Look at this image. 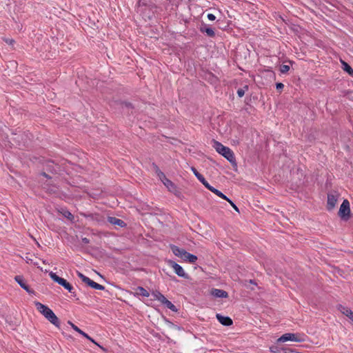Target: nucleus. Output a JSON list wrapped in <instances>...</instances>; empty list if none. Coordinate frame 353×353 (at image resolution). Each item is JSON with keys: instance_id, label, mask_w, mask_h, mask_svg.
<instances>
[{"instance_id": "f257e3e1", "label": "nucleus", "mask_w": 353, "mask_h": 353, "mask_svg": "<svg viewBox=\"0 0 353 353\" xmlns=\"http://www.w3.org/2000/svg\"><path fill=\"white\" fill-rule=\"evenodd\" d=\"M34 304L37 310L41 313L52 324H53L57 327H60V321L51 309L37 301L35 302Z\"/></svg>"}, {"instance_id": "f03ea898", "label": "nucleus", "mask_w": 353, "mask_h": 353, "mask_svg": "<svg viewBox=\"0 0 353 353\" xmlns=\"http://www.w3.org/2000/svg\"><path fill=\"white\" fill-rule=\"evenodd\" d=\"M213 146L216 151L223 156L233 166L237 165L234 152L230 148L215 140Z\"/></svg>"}, {"instance_id": "7ed1b4c3", "label": "nucleus", "mask_w": 353, "mask_h": 353, "mask_svg": "<svg viewBox=\"0 0 353 353\" xmlns=\"http://www.w3.org/2000/svg\"><path fill=\"white\" fill-rule=\"evenodd\" d=\"M50 276L54 282L63 286L65 289L68 290L71 294H72L74 296H76V294L73 292L74 288L65 279L59 277L52 272L50 273Z\"/></svg>"}, {"instance_id": "20e7f679", "label": "nucleus", "mask_w": 353, "mask_h": 353, "mask_svg": "<svg viewBox=\"0 0 353 353\" xmlns=\"http://www.w3.org/2000/svg\"><path fill=\"white\" fill-rule=\"evenodd\" d=\"M339 216L343 220L347 221L350 217V203L347 199H345L340 206L339 211Z\"/></svg>"}, {"instance_id": "39448f33", "label": "nucleus", "mask_w": 353, "mask_h": 353, "mask_svg": "<svg viewBox=\"0 0 353 353\" xmlns=\"http://www.w3.org/2000/svg\"><path fill=\"white\" fill-rule=\"evenodd\" d=\"M77 275L83 283H85L92 288L99 290H103L105 289V287L103 285L94 282V281L91 280L89 277L85 276L81 272H77Z\"/></svg>"}, {"instance_id": "423d86ee", "label": "nucleus", "mask_w": 353, "mask_h": 353, "mask_svg": "<svg viewBox=\"0 0 353 353\" xmlns=\"http://www.w3.org/2000/svg\"><path fill=\"white\" fill-rule=\"evenodd\" d=\"M288 341H293L296 342H302L304 339L299 334L295 333H286L283 334L279 339L278 342H286Z\"/></svg>"}, {"instance_id": "0eeeda50", "label": "nucleus", "mask_w": 353, "mask_h": 353, "mask_svg": "<svg viewBox=\"0 0 353 353\" xmlns=\"http://www.w3.org/2000/svg\"><path fill=\"white\" fill-rule=\"evenodd\" d=\"M169 265L174 270V272L180 277L188 279L189 276L185 272L183 268L173 261H169Z\"/></svg>"}, {"instance_id": "6e6552de", "label": "nucleus", "mask_w": 353, "mask_h": 353, "mask_svg": "<svg viewBox=\"0 0 353 353\" xmlns=\"http://www.w3.org/2000/svg\"><path fill=\"white\" fill-rule=\"evenodd\" d=\"M14 279L18 283V284L28 294H31L34 293V291L30 288L29 285L26 283L22 276H16Z\"/></svg>"}, {"instance_id": "1a4fd4ad", "label": "nucleus", "mask_w": 353, "mask_h": 353, "mask_svg": "<svg viewBox=\"0 0 353 353\" xmlns=\"http://www.w3.org/2000/svg\"><path fill=\"white\" fill-rule=\"evenodd\" d=\"M199 30L202 33H205L207 34V36H208L209 37H215V32H214V29L208 26L205 23H203L201 26Z\"/></svg>"}, {"instance_id": "9d476101", "label": "nucleus", "mask_w": 353, "mask_h": 353, "mask_svg": "<svg viewBox=\"0 0 353 353\" xmlns=\"http://www.w3.org/2000/svg\"><path fill=\"white\" fill-rule=\"evenodd\" d=\"M191 170L195 175V176L197 178V179L206 188H208L210 185L209 183L205 180L204 176L200 174L197 170L194 167L191 168Z\"/></svg>"}, {"instance_id": "9b49d317", "label": "nucleus", "mask_w": 353, "mask_h": 353, "mask_svg": "<svg viewBox=\"0 0 353 353\" xmlns=\"http://www.w3.org/2000/svg\"><path fill=\"white\" fill-rule=\"evenodd\" d=\"M163 184L168 188L169 191L174 192L176 194V192L177 191L176 186L175 184L171 181L170 179H168L166 176L165 179H159Z\"/></svg>"}, {"instance_id": "f8f14e48", "label": "nucleus", "mask_w": 353, "mask_h": 353, "mask_svg": "<svg viewBox=\"0 0 353 353\" xmlns=\"http://www.w3.org/2000/svg\"><path fill=\"white\" fill-rule=\"evenodd\" d=\"M216 316L219 323L223 325L230 326L233 323L232 319L229 316H224L220 314H217Z\"/></svg>"}, {"instance_id": "ddd939ff", "label": "nucleus", "mask_w": 353, "mask_h": 353, "mask_svg": "<svg viewBox=\"0 0 353 353\" xmlns=\"http://www.w3.org/2000/svg\"><path fill=\"white\" fill-rule=\"evenodd\" d=\"M108 221L112 225H118L121 228L126 226V223L123 220L114 216H108Z\"/></svg>"}, {"instance_id": "4468645a", "label": "nucleus", "mask_w": 353, "mask_h": 353, "mask_svg": "<svg viewBox=\"0 0 353 353\" xmlns=\"http://www.w3.org/2000/svg\"><path fill=\"white\" fill-rule=\"evenodd\" d=\"M72 329L74 330H75L76 332H77L78 333H79L80 334H81L85 338L88 339V340H90L93 343H94L97 345H98L102 350H105L103 347H101L100 345H99L93 339H92L90 336H89L85 332H84L81 329H79L77 325H72Z\"/></svg>"}, {"instance_id": "2eb2a0df", "label": "nucleus", "mask_w": 353, "mask_h": 353, "mask_svg": "<svg viewBox=\"0 0 353 353\" xmlns=\"http://www.w3.org/2000/svg\"><path fill=\"white\" fill-rule=\"evenodd\" d=\"M336 202H337V198L334 195L331 194H327V208L328 210H332L335 207Z\"/></svg>"}, {"instance_id": "dca6fc26", "label": "nucleus", "mask_w": 353, "mask_h": 353, "mask_svg": "<svg viewBox=\"0 0 353 353\" xmlns=\"http://www.w3.org/2000/svg\"><path fill=\"white\" fill-rule=\"evenodd\" d=\"M211 294L214 297L217 298H227L228 297V294L226 291L220 290V289H212L211 291Z\"/></svg>"}, {"instance_id": "f3484780", "label": "nucleus", "mask_w": 353, "mask_h": 353, "mask_svg": "<svg viewBox=\"0 0 353 353\" xmlns=\"http://www.w3.org/2000/svg\"><path fill=\"white\" fill-rule=\"evenodd\" d=\"M171 250L173 252V254L179 257H181V259L183 257V256L185 254L186 252L184 249L180 248L176 245H171Z\"/></svg>"}, {"instance_id": "a211bd4d", "label": "nucleus", "mask_w": 353, "mask_h": 353, "mask_svg": "<svg viewBox=\"0 0 353 353\" xmlns=\"http://www.w3.org/2000/svg\"><path fill=\"white\" fill-rule=\"evenodd\" d=\"M339 310L352 321H353V312L348 307L339 305Z\"/></svg>"}, {"instance_id": "6ab92c4d", "label": "nucleus", "mask_w": 353, "mask_h": 353, "mask_svg": "<svg viewBox=\"0 0 353 353\" xmlns=\"http://www.w3.org/2000/svg\"><path fill=\"white\" fill-rule=\"evenodd\" d=\"M184 261H188L191 263H194L197 260V256L194 254L186 252L185 254L182 258Z\"/></svg>"}, {"instance_id": "aec40b11", "label": "nucleus", "mask_w": 353, "mask_h": 353, "mask_svg": "<svg viewBox=\"0 0 353 353\" xmlns=\"http://www.w3.org/2000/svg\"><path fill=\"white\" fill-rule=\"evenodd\" d=\"M207 189L209 190L210 191H211L212 192H213L214 194H215L216 195H217L218 196H219L220 198H221V199H224L225 201L228 199L221 191H219V190L214 188L212 185H210Z\"/></svg>"}, {"instance_id": "412c9836", "label": "nucleus", "mask_w": 353, "mask_h": 353, "mask_svg": "<svg viewBox=\"0 0 353 353\" xmlns=\"http://www.w3.org/2000/svg\"><path fill=\"white\" fill-rule=\"evenodd\" d=\"M152 295L154 296L155 299L160 301L162 304L163 303L165 299H166L165 296L157 290L152 292Z\"/></svg>"}, {"instance_id": "4be33fe9", "label": "nucleus", "mask_w": 353, "mask_h": 353, "mask_svg": "<svg viewBox=\"0 0 353 353\" xmlns=\"http://www.w3.org/2000/svg\"><path fill=\"white\" fill-rule=\"evenodd\" d=\"M152 168L159 179H165V174L162 171H161L159 166L156 163H152Z\"/></svg>"}, {"instance_id": "5701e85b", "label": "nucleus", "mask_w": 353, "mask_h": 353, "mask_svg": "<svg viewBox=\"0 0 353 353\" xmlns=\"http://www.w3.org/2000/svg\"><path fill=\"white\" fill-rule=\"evenodd\" d=\"M163 305H164L166 307H168V309H170L172 312H176L178 311V309L176 308V307L171 301H170L167 299H165Z\"/></svg>"}, {"instance_id": "b1692460", "label": "nucleus", "mask_w": 353, "mask_h": 353, "mask_svg": "<svg viewBox=\"0 0 353 353\" xmlns=\"http://www.w3.org/2000/svg\"><path fill=\"white\" fill-rule=\"evenodd\" d=\"M343 65V69L344 71L347 72L350 76L353 77V69L346 62L341 61Z\"/></svg>"}, {"instance_id": "393cba45", "label": "nucleus", "mask_w": 353, "mask_h": 353, "mask_svg": "<svg viewBox=\"0 0 353 353\" xmlns=\"http://www.w3.org/2000/svg\"><path fill=\"white\" fill-rule=\"evenodd\" d=\"M136 293L139 295H141V296H143L145 297H148L150 296L149 292L145 288H143V287H141V286H139L137 288Z\"/></svg>"}, {"instance_id": "a878e982", "label": "nucleus", "mask_w": 353, "mask_h": 353, "mask_svg": "<svg viewBox=\"0 0 353 353\" xmlns=\"http://www.w3.org/2000/svg\"><path fill=\"white\" fill-rule=\"evenodd\" d=\"M270 350H271V352H272L274 353H286L287 352V348H280L278 347H271Z\"/></svg>"}, {"instance_id": "bb28decb", "label": "nucleus", "mask_w": 353, "mask_h": 353, "mask_svg": "<svg viewBox=\"0 0 353 353\" xmlns=\"http://www.w3.org/2000/svg\"><path fill=\"white\" fill-rule=\"evenodd\" d=\"M248 90V85H245L243 88H239L237 90V94L239 97H242L245 94V92Z\"/></svg>"}, {"instance_id": "cd10ccee", "label": "nucleus", "mask_w": 353, "mask_h": 353, "mask_svg": "<svg viewBox=\"0 0 353 353\" xmlns=\"http://www.w3.org/2000/svg\"><path fill=\"white\" fill-rule=\"evenodd\" d=\"M62 214H63V215L65 218H67L68 219H69V220H70V221H72V219H74V216H73V214H72L70 212H69L68 210H63V213H62Z\"/></svg>"}, {"instance_id": "c85d7f7f", "label": "nucleus", "mask_w": 353, "mask_h": 353, "mask_svg": "<svg viewBox=\"0 0 353 353\" xmlns=\"http://www.w3.org/2000/svg\"><path fill=\"white\" fill-rule=\"evenodd\" d=\"M279 70L281 73L285 74L290 70V66L283 64L280 66Z\"/></svg>"}, {"instance_id": "c756f323", "label": "nucleus", "mask_w": 353, "mask_h": 353, "mask_svg": "<svg viewBox=\"0 0 353 353\" xmlns=\"http://www.w3.org/2000/svg\"><path fill=\"white\" fill-rule=\"evenodd\" d=\"M231 205L232 207L236 211V212H239V208H237V206L232 202V201H231L229 198L226 200Z\"/></svg>"}, {"instance_id": "7c9ffc66", "label": "nucleus", "mask_w": 353, "mask_h": 353, "mask_svg": "<svg viewBox=\"0 0 353 353\" xmlns=\"http://www.w3.org/2000/svg\"><path fill=\"white\" fill-rule=\"evenodd\" d=\"M122 105H124L125 107L128 108H131V109L133 108V106H132V103H130V102H127V101L123 102Z\"/></svg>"}, {"instance_id": "2f4dec72", "label": "nucleus", "mask_w": 353, "mask_h": 353, "mask_svg": "<svg viewBox=\"0 0 353 353\" xmlns=\"http://www.w3.org/2000/svg\"><path fill=\"white\" fill-rule=\"evenodd\" d=\"M284 87V85L282 83H277L276 84V88L277 90H281Z\"/></svg>"}, {"instance_id": "473e14b6", "label": "nucleus", "mask_w": 353, "mask_h": 353, "mask_svg": "<svg viewBox=\"0 0 353 353\" xmlns=\"http://www.w3.org/2000/svg\"><path fill=\"white\" fill-rule=\"evenodd\" d=\"M207 17L210 21H214L216 19V17L211 13L208 14Z\"/></svg>"}, {"instance_id": "72a5a7b5", "label": "nucleus", "mask_w": 353, "mask_h": 353, "mask_svg": "<svg viewBox=\"0 0 353 353\" xmlns=\"http://www.w3.org/2000/svg\"><path fill=\"white\" fill-rule=\"evenodd\" d=\"M167 323L169 325V326L170 327H174V328H176V329H179V327L175 325L173 323H172L171 321H167Z\"/></svg>"}, {"instance_id": "f704fd0d", "label": "nucleus", "mask_w": 353, "mask_h": 353, "mask_svg": "<svg viewBox=\"0 0 353 353\" xmlns=\"http://www.w3.org/2000/svg\"><path fill=\"white\" fill-rule=\"evenodd\" d=\"M5 41H6L7 43L10 44V45H12V44H13V43H14V41L13 39H6L5 40Z\"/></svg>"}, {"instance_id": "c9c22d12", "label": "nucleus", "mask_w": 353, "mask_h": 353, "mask_svg": "<svg viewBox=\"0 0 353 353\" xmlns=\"http://www.w3.org/2000/svg\"><path fill=\"white\" fill-rule=\"evenodd\" d=\"M82 242L84 244H88L90 243V240L88 238L84 237V238H82Z\"/></svg>"}, {"instance_id": "e433bc0d", "label": "nucleus", "mask_w": 353, "mask_h": 353, "mask_svg": "<svg viewBox=\"0 0 353 353\" xmlns=\"http://www.w3.org/2000/svg\"><path fill=\"white\" fill-rule=\"evenodd\" d=\"M286 353H296V350H294V349L287 348V352Z\"/></svg>"}, {"instance_id": "4c0bfd02", "label": "nucleus", "mask_w": 353, "mask_h": 353, "mask_svg": "<svg viewBox=\"0 0 353 353\" xmlns=\"http://www.w3.org/2000/svg\"><path fill=\"white\" fill-rule=\"evenodd\" d=\"M41 175L43 176L46 178L51 179V177L45 172H41Z\"/></svg>"}, {"instance_id": "58836bf2", "label": "nucleus", "mask_w": 353, "mask_h": 353, "mask_svg": "<svg viewBox=\"0 0 353 353\" xmlns=\"http://www.w3.org/2000/svg\"><path fill=\"white\" fill-rule=\"evenodd\" d=\"M26 263H32V259H30L28 256H26V259H25Z\"/></svg>"}, {"instance_id": "ea45409f", "label": "nucleus", "mask_w": 353, "mask_h": 353, "mask_svg": "<svg viewBox=\"0 0 353 353\" xmlns=\"http://www.w3.org/2000/svg\"><path fill=\"white\" fill-rule=\"evenodd\" d=\"M50 192H55V190H54V187H53V188L50 189V190H48Z\"/></svg>"}, {"instance_id": "a19ab883", "label": "nucleus", "mask_w": 353, "mask_h": 353, "mask_svg": "<svg viewBox=\"0 0 353 353\" xmlns=\"http://www.w3.org/2000/svg\"><path fill=\"white\" fill-rule=\"evenodd\" d=\"M250 283L252 284L256 285V283H255V281L254 280H250Z\"/></svg>"}, {"instance_id": "79ce46f5", "label": "nucleus", "mask_w": 353, "mask_h": 353, "mask_svg": "<svg viewBox=\"0 0 353 353\" xmlns=\"http://www.w3.org/2000/svg\"><path fill=\"white\" fill-rule=\"evenodd\" d=\"M68 324H70L71 325V327H72V325H74V323H72L71 321H68Z\"/></svg>"}, {"instance_id": "37998d69", "label": "nucleus", "mask_w": 353, "mask_h": 353, "mask_svg": "<svg viewBox=\"0 0 353 353\" xmlns=\"http://www.w3.org/2000/svg\"><path fill=\"white\" fill-rule=\"evenodd\" d=\"M57 172V170L54 168V172L56 173Z\"/></svg>"}]
</instances>
